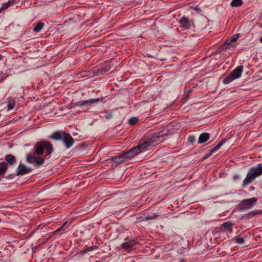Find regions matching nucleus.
Returning a JSON list of instances; mask_svg holds the SVG:
<instances>
[{"label": "nucleus", "mask_w": 262, "mask_h": 262, "mask_svg": "<svg viewBox=\"0 0 262 262\" xmlns=\"http://www.w3.org/2000/svg\"><path fill=\"white\" fill-rule=\"evenodd\" d=\"M262 173V164H259L256 166L252 167L248 172L246 178L243 181V187L250 183L254 179L259 177Z\"/></svg>", "instance_id": "nucleus-3"}, {"label": "nucleus", "mask_w": 262, "mask_h": 262, "mask_svg": "<svg viewBox=\"0 0 262 262\" xmlns=\"http://www.w3.org/2000/svg\"><path fill=\"white\" fill-rule=\"evenodd\" d=\"M195 141V138L194 136H191L188 138V141L191 143H193Z\"/></svg>", "instance_id": "nucleus-28"}, {"label": "nucleus", "mask_w": 262, "mask_h": 262, "mask_svg": "<svg viewBox=\"0 0 262 262\" xmlns=\"http://www.w3.org/2000/svg\"><path fill=\"white\" fill-rule=\"evenodd\" d=\"M100 101V99L98 98L96 99H91L88 100L83 101L81 102L80 104L81 105H84V106H90L93 103L95 102H97Z\"/></svg>", "instance_id": "nucleus-16"}, {"label": "nucleus", "mask_w": 262, "mask_h": 262, "mask_svg": "<svg viewBox=\"0 0 262 262\" xmlns=\"http://www.w3.org/2000/svg\"><path fill=\"white\" fill-rule=\"evenodd\" d=\"M8 167V164L7 163H0V177L7 170Z\"/></svg>", "instance_id": "nucleus-18"}, {"label": "nucleus", "mask_w": 262, "mask_h": 262, "mask_svg": "<svg viewBox=\"0 0 262 262\" xmlns=\"http://www.w3.org/2000/svg\"><path fill=\"white\" fill-rule=\"evenodd\" d=\"M234 179H236L238 178V177H237V176H235V177H234Z\"/></svg>", "instance_id": "nucleus-36"}, {"label": "nucleus", "mask_w": 262, "mask_h": 262, "mask_svg": "<svg viewBox=\"0 0 262 262\" xmlns=\"http://www.w3.org/2000/svg\"><path fill=\"white\" fill-rule=\"evenodd\" d=\"M238 38V36L237 35H234L231 38V41L230 42H228L227 44L229 45L231 42H235L237 40Z\"/></svg>", "instance_id": "nucleus-27"}, {"label": "nucleus", "mask_w": 262, "mask_h": 262, "mask_svg": "<svg viewBox=\"0 0 262 262\" xmlns=\"http://www.w3.org/2000/svg\"><path fill=\"white\" fill-rule=\"evenodd\" d=\"M257 199L256 198H252L249 199L243 200L240 205L242 210H248L251 208L256 203Z\"/></svg>", "instance_id": "nucleus-7"}, {"label": "nucleus", "mask_w": 262, "mask_h": 262, "mask_svg": "<svg viewBox=\"0 0 262 262\" xmlns=\"http://www.w3.org/2000/svg\"><path fill=\"white\" fill-rule=\"evenodd\" d=\"M125 160V157L123 156V154L116 157V163H121Z\"/></svg>", "instance_id": "nucleus-22"}, {"label": "nucleus", "mask_w": 262, "mask_h": 262, "mask_svg": "<svg viewBox=\"0 0 262 262\" xmlns=\"http://www.w3.org/2000/svg\"><path fill=\"white\" fill-rule=\"evenodd\" d=\"M243 4L242 0H232L231 5L232 7H238Z\"/></svg>", "instance_id": "nucleus-23"}, {"label": "nucleus", "mask_w": 262, "mask_h": 262, "mask_svg": "<svg viewBox=\"0 0 262 262\" xmlns=\"http://www.w3.org/2000/svg\"><path fill=\"white\" fill-rule=\"evenodd\" d=\"M113 60L106 61L99 68L93 70L94 75L99 76L104 74L106 72L110 70L111 67H113Z\"/></svg>", "instance_id": "nucleus-5"}, {"label": "nucleus", "mask_w": 262, "mask_h": 262, "mask_svg": "<svg viewBox=\"0 0 262 262\" xmlns=\"http://www.w3.org/2000/svg\"><path fill=\"white\" fill-rule=\"evenodd\" d=\"M21 118H22V117H19V119H21Z\"/></svg>", "instance_id": "nucleus-40"}, {"label": "nucleus", "mask_w": 262, "mask_h": 262, "mask_svg": "<svg viewBox=\"0 0 262 262\" xmlns=\"http://www.w3.org/2000/svg\"><path fill=\"white\" fill-rule=\"evenodd\" d=\"M232 223L228 222L223 224L221 226V228H222V230L224 231H229L231 233L232 232Z\"/></svg>", "instance_id": "nucleus-12"}, {"label": "nucleus", "mask_w": 262, "mask_h": 262, "mask_svg": "<svg viewBox=\"0 0 262 262\" xmlns=\"http://www.w3.org/2000/svg\"><path fill=\"white\" fill-rule=\"evenodd\" d=\"M119 199H121L120 196H118V198H117V200H118Z\"/></svg>", "instance_id": "nucleus-38"}, {"label": "nucleus", "mask_w": 262, "mask_h": 262, "mask_svg": "<svg viewBox=\"0 0 262 262\" xmlns=\"http://www.w3.org/2000/svg\"><path fill=\"white\" fill-rule=\"evenodd\" d=\"M136 244V242L134 240L129 241L125 242L121 245V247L123 249L127 250L130 249L133 246Z\"/></svg>", "instance_id": "nucleus-15"}, {"label": "nucleus", "mask_w": 262, "mask_h": 262, "mask_svg": "<svg viewBox=\"0 0 262 262\" xmlns=\"http://www.w3.org/2000/svg\"><path fill=\"white\" fill-rule=\"evenodd\" d=\"M261 212H262V211H260V210L252 211L249 212L247 214V215H248V216L256 215L260 214Z\"/></svg>", "instance_id": "nucleus-26"}, {"label": "nucleus", "mask_w": 262, "mask_h": 262, "mask_svg": "<svg viewBox=\"0 0 262 262\" xmlns=\"http://www.w3.org/2000/svg\"><path fill=\"white\" fill-rule=\"evenodd\" d=\"M5 161L7 163L10 165H13L16 162V158L12 155L9 154L5 157Z\"/></svg>", "instance_id": "nucleus-11"}, {"label": "nucleus", "mask_w": 262, "mask_h": 262, "mask_svg": "<svg viewBox=\"0 0 262 262\" xmlns=\"http://www.w3.org/2000/svg\"><path fill=\"white\" fill-rule=\"evenodd\" d=\"M243 70V69L242 66L237 67L223 80V83L225 84H227L233 81L234 80L239 78L241 76Z\"/></svg>", "instance_id": "nucleus-4"}, {"label": "nucleus", "mask_w": 262, "mask_h": 262, "mask_svg": "<svg viewBox=\"0 0 262 262\" xmlns=\"http://www.w3.org/2000/svg\"><path fill=\"white\" fill-rule=\"evenodd\" d=\"M179 23L181 27L185 29H189L193 24V23L186 17H183L180 20Z\"/></svg>", "instance_id": "nucleus-10"}, {"label": "nucleus", "mask_w": 262, "mask_h": 262, "mask_svg": "<svg viewBox=\"0 0 262 262\" xmlns=\"http://www.w3.org/2000/svg\"><path fill=\"white\" fill-rule=\"evenodd\" d=\"M27 161L31 164H33L36 167H39L45 162V159L41 157H35L32 153L29 152L27 155Z\"/></svg>", "instance_id": "nucleus-6"}, {"label": "nucleus", "mask_w": 262, "mask_h": 262, "mask_svg": "<svg viewBox=\"0 0 262 262\" xmlns=\"http://www.w3.org/2000/svg\"><path fill=\"white\" fill-rule=\"evenodd\" d=\"M121 237H124L125 239H126V237L125 236H123L122 235L120 234V235H118L117 236V238H121Z\"/></svg>", "instance_id": "nucleus-31"}, {"label": "nucleus", "mask_w": 262, "mask_h": 262, "mask_svg": "<svg viewBox=\"0 0 262 262\" xmlns=\"http://www.w3.org/2000/svg\"><path fill=\"white\" fill-rule=\"evenodd\" d=\"M67 222H64V224L59 229H58L57 230V231H60L61 230H63L64 229V227L66 226V225L67 224Z\"/></svg>", "instance_id": "nucleus-30"}, {"label": "nucleus", "mask_w": 262, "mask_h": 262, "mask_svg": "<svg viewBox=\"0 0 262 262\" xmlns=\"http://www.w3.org/2000/svg\"><path fill=\"white\" fill-rule=\"evenodd\" d=\"M223 143L224 142H221L220 143H219L217 146L214 147L212 149H211L209 153L205 155L204 159L207 158L208 157L210 156L212 153L219 149L222 146V145L223 144Z\"/></svg>", "instance_id": "nucleus-17"}, {"label": "nucleus", "mask_w": 262, "mask_h": 262, "mask_svg": "<svg viewBox=\"0 0 262 262\" xmlns=\"http://www.w3.org/2000/svg\"><path fill=\"white\" fill-rule=\"evenodd\" d=\"M260 41L262 43V36L260 37Z\"/></svg>", "instance_id": "nucleus-37"}, {"label": "nucleus", "mask_w": 262, "mask_h": 262, "mask_svg": "<svg viewBox=\"0 0 262 262\" xmlns=\"http://www.w3.org/2000/svg\"><path fill=\"white\" fill-rule=\"evenodd\" d=\"M62 140L67 148L71 147L74 143V139L69 133H63Z\"/></svg>", "instance_id": "nucleus-8"}, {"label": "nucleus", "mask_w": 262, "mask_h": 262, "mask_svg": "<svg viewBox=\"0 0 262 262\" xmlns=\"http://www.w3.org/2000/svg\"><path fill=\"white\" fill-rule=\"evenodd\" d=\"M210 135L208 133H203L201 134L199 138V143H204L209 139Z\"/></svg>", "instance_id": "nucleus-13"}, {"label": "nucleus", "mask_w": 262, "mask_h": 262, "mask_svg": "<svg viewBox=\"0 0 262 262\" xmlns=\"http://www.w3.org/2000/svg\"><path fill=\"white\" fill-rule=\"evenodd\" d=\"M3 58V56L2 55H0V60H1Z\"/></svg>", "instance_id": "nucleus-35"}, {"label": "nucleus", "mask_w": 262, "mask_h": 262, "mask_svg": "<svg viewBox=\"0 0 262 262\" xmlns=\"http://www.w3.org/2000/svg\"><path fill=\"white\" fill-rule=\"evenodd\" d=\"M166 134H161L160 132L150 133L147 136L142 139L140 143L136 147L123 154L125 160L134 157L142 151L148 147L154 145L160 141L161 138L164 137Z\"/></svg>", "instance_id": "nucleus-1"}, {"label": "nucleus", "mask_w": 262, "mask_h": 262, "mask_svg": "<svg viewBox=\"0 0 262 262\" xmlns=\"http://www.w3.org/2000/svg\"><path fill=\"white\" fill-rule=\"evenodd\" d=\"M43 27L44 24L42 23H39L34 27L33 31L35 32H39Z\"/></svg>", "instance_id": "nucleus-21"}, {"label": "nucleus", "mask_w": 262, "mask_h": 262, "mask_svg": "<svg viewBox=\"0 0 262 262\" xmlns=\"http://www.w3.org/2000/svg\"><path fill=\"white\" fill-rule=\"evenodd\" d=\"M93 249V247H91L90 248V249H89V248H88V249H87L86 251H89L92 250Z\"/></svg>", "instance_id": "nucleus-33"}, {"label": "nucleus", "mask_w": 262, "mask_h": 262, "mask_svg": "<svg viewBox=\"0 0 262 262\" xmlns=\"http://www.w3.org/2000/svg\"><path fill=\"white\" fill-rule=\"evenodd\" d=\"M15 2L14 0H10L8 2L5 3L3 4L1 7V9L4 10L7 8H8L11 5H13Z\"/></svg>", "instance_id": "nucleus-19"}, {"label": "nucleus", "mask_w": 262, "mask_h": 262, "mask_svg": "<svg viewBox=\"0 0 262 262\" xmlns=\"http://www.w3.org/2000/svg\"><path fill=\"white\" fill-rule=\"evenodd\" d=\"M157 216H158V215L156 214L155 213H151L150 214L146 215V217H145L144 220H153V219L157 218Z\"/></svg>", "instance_id": "nucleus-25"}, {"label": "nucleus", "mask_w": 262, "mask_h": 262, "mask_svg": "<svg viewBox=\"0 0 262 262\" xmlns=\"http://www.w3.org/2000/svg\"><path fill=\"white\" fill-rule=\"evenodd\" d=\"M15 101L13 99L10 98L8 101L7 111L11 110L14 107Z\"/></svg>", "instance_id": "nucleus-20"}, {"label": "nucleus", "mask_w": 262, "mask_h": 262, "mask_svg": "<svg viewBox=\"0 0 262 262\" xmlns=\"http://www.w3.org/2000/svg\"><path fill=\"white\" fill-rule=\"evenodd\" d=\"M244 241V240L243 237H238L236 239V242L239 244H243Z\"/></svg>", "instance_id": "nucleus-29"}, {"label": "nucleus", "mask_w": 262, "mask_h": 262, "mask_svg": "<svg viewBox=\"0 0 262 262\" xmlns=\"http://www.w3.org/2000/svg\"><path fill=\"white\" fill-rule=\"evenodd\" d=\"M63 136V133L62 134L61 132L58 131L54 133L50 138L55 140H62Z\"/></svg>", "instance_id": "nucleus-14"}, {"label": "nucleus", "mask_w": 262, "mask_h": 262, "mask_svg": "<svg viewBox=\"0 0 262 262\" xmlns=\"http://www.w3.org/2000/svg\"><path fill=\"white\" fill-rule=\"evenodd\" d=\"M31 171V168H27L24 164L20 163L19 166L16 169V175H24L28 173Z\"/></svg>", "instance_id": "nucleus-9"}, {"label": "nucleus", "mask_w": 262, "mask_h": 262, "mask_svg": "<svg viewBox=\"0 0 262 262\" xmlns=\"http://www.w3.org/2000/svg\"><path fill=\"white\" fill-rule=\"evenodd\" d=\"M106 116V118L107 119H109L110 118H111V117H112V116L107 115V116Z\"/></svg>", "instance_id": "nucleus-34"}, {"label": "nucleus", "mask_w": 262, "mask_h": 262, "mask_svg": "<svg viewBox=\"0 0 262 262\" xmlns=\"http://www.w3.org/2000/svg\"><path fill=\"white\" fill-rule=\"evenodd\" d=\"M3 10L2 9H1V7L0 8V13L3 11Z\"/></svg>", "instance_id": "nucleus-39"}, {"label": "nucleus", "mask_w": 262, "mask_h": 262, "mask_svg": "<svg viewBox=\"0 0 262 262\" xmlns=\"http://www.w3.org/2000/svg\"><path fill=\"white\" fill-rule=\"evenodd\" d=\"M139 121V119L137 117H132L128 120L129 124L134 125H135L138 121Z\"/></svg>", "instance_id": "nucleus-24"}, {"label": "nucleus", "mask_w": 262, "mask_h": 262, "mask_svg": "<svg viewBox=\"0 0 262 262\" xmlns=\"http://www.w3.org/2000/svg\"><path fill=\"white\" fill-rule=\"evenodd\" d=\"M45 149L46 150V157L51 154L53 151L51 143L47 141L38 142L34 146V154L38 156H41L43 153Z\"/></svg>", "instance_id": "nucleus-2"}, {"label": "nucleus", "mask_w": 262, "mask_h": 262, "mask_svg": "<svg viewBox=\"0 0 262 262\" xmlns=\"http://www.w3.org/2000/svg\"><path fill=\"white\" fill-rule=\"evenodd\" d=\"M14 174H10V175H8L7 176V178H9V179H12L13 178V176H14Z\"/></svg>", "instance_id": "nucleus-32"}]
</instances>
